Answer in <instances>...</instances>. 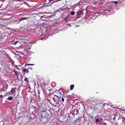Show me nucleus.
Returning <instances> with one entry per match:
<instances>
[{
    "label": "nucleus",
    "mask_w": 125,
    "mask_h": 125,
    "mask_svg": "<svg viewBox=\"0 0 125 125\" xmlns=\"http://www.w3.org/2000/svg\"><path fill=\"white\" fill-rule=\"evenodd\" d=\"M50 114H51V112L49 110L45 109L42 112L41 116L43 118H48L50 117Z\"/></svg>",
    "instance_id": "nucleus-1"
},
{
    "label": "nucleus",
    "mask_w": 125,
    "mask_h": 125,
    "mask_svg": "<svg viewBox=\"0 0 125 125\" xmlns=\"http://www.w3.org/2000/svg\"><path fill=\"white\" fill-rule=\"evenodd\" d=\"M61 97L58 96L57 95H54L53 98V99L54 103L57 105V104H59L61 101Z\"/></svg>",
    "instance_id": "nucleus-2"
},
{
    "label": "nucleus",
    "mask_w": 125,
    "mask_h": 125,
    "mask_svg": "<svg viewBox=\"0 0 125 125\" xmlns=\"http://www.w3.org/2000/svg\"><path fill=\"white\" fill-rule=\"evenodd\" d=\"M103 120L102 118L100 117H97L95 118L96 123L101 125L102 124V122Z\"/></svg>",
    "instance_id": "nucleus-3"
},
{
    "label": "nucleus",
    "mask_w": 125,
    "mask_h": 125,
    "mask_svg": "<svg viewBox=\"0 0 125 125\" xmlns=\"http://www.w3.org/2000/svg\"><path fill=\"white\" fill-rule=\"evenodd\" d=\"M16 88H12L11 90L9 92V93H8L9 95L14 96L16 93Z\"/></svg>",
    "instance_id": "nucleus-4"
},
{
    "label": "nucleus",
    "mask_w": 125,
    "mask_h": 125,
    "mask_svg": "<svg viewBox=\"0 0 125 125\" xmlns=\"http://www.w3.org/2000/svg\"><path fill=\"white\" fill-rule=\"evenodd\" d=\"M7 95V94H6L4 96H3L2 95H0V97L1 98H2V100H4L5 101V99H6V103H7V99H8V98L6 97V96Z\"/></svg>",
    "instance_id": "nucleus-5"
},
{
    "label": "nucleus",
    "mask_w": 125,
    "mask_h": 125,
    "mask_svg": "<svg viewBox=\"0 0 125 125\" xmlns=\"http://www.w3.org/2000/svg\"><path fill=\"white\" fill-rule=\"evenodd\" d=\"M76 14L78 17H81L83 15V13L82 11H78L77 12Z\"/></svg>",
    "instance_id": "nucleus-6"
},
{
    "label": "nucleus",
    "mask_w": 125,
    "mask_h": 125,
    "mask_svg": "<svg viewBox=\"0 0 125 125\" xmlns=\"http://www.w3.org/2000/svg\"><path fill=\"white\" fill-rule=\"evenodd\" d=\"M30 69L31 70H32V69L31 68H28V69H23V71L24 72H26L27 73H28L29 71V69Z\"/></svg>",
    "instance_id": "nucleus-7"
},
{
    "label": "nucleus",
    "mask_w": 125,
    "mask_h": 125,
    "mask_svg": "<svg viewBox=\"0 0 125 125\" xmlns=\"http://www.w3.org/2000/svg\"><path fill=\"white\" fill-rule=\"evenodd\" d=\"M13 72H14L15 74V75H16L17 77L19 76V72L15 70H13Z\"/></svg>",
    "instance_id": "nucleus-8"
},
{
    "label": "nucleus",
    "mask_w": 125,
    "mask_h": 125,
    "mask_svg": "<svg viewBox=\"0 0 125 125\" xmlns=\"http://www.w3.org/2000/svg\"><path fill=\"white\" fill-rule=\"evenodd\" d=\"M9 95V97L8 99L10 100H12L13 98V97H14V96H12V95Z\"/></svg>",
    "instance_id": "nucleus-9"
},
{
    "label": "nucleus",
    "mask_w": 125,
    "mask_h": 125,
    "mask_svg": "<svg viewBox=\"0 0 125 125\" xmlns=\"http://www.w3.org/2000/svg\"><path fill=\"white\" fill-rule=\"evenodd\" d=\"M34 115L33 114H31L30 118L31 119H32L34 117Z\"/></svg>",
    "instance_id": "nucleus-10"
},
{
    "label": "nucleus",
    "mask_w": 125,
    "mask_h": 125,
    "mask_svg": "<svg viewBox=\"0 0 125 125\" xmlns=\"http://www.w3.org/2000/svg\"><path fill=\"white\" fill-rule=\"evenodd\" d=\"M74 85L73 84L72 85H70V90H72L73 89V88H74Z\"/></svg>",
    "instance_id": "nucleus-11"
},
{
    "label": "nucleus",
    "mask_w": 125,
    "mask_h": 125,
    "mask_svg": "<svg viewBox=\"0 0 125 125\" xmlns=\"http://www.w3.org/2000/svg\"><path fill=\"white\" fill-rule=\"evenodd\" d=\"M13 61L11 59V62H8V65H9V66H10V65H12V63H13Z\"/></svg>",
    "instance_id": "nucleus-12"
},
{
    "label": "nucleus",
    "mask_w": 125,
    "mask_h": 125,
    "mask_svg": "<svg viewBox=\"0 0 125 125\" xmlns=\"http://www.w3.org/2000/svg\"><path fill=\"white\" fill-rule=\"evenodd\" d=\"M121 2V1H120V0L117 1H114L115 3L116 4L120 3Z\"/></svg>",
    "instance_id": "nucleus-13"
},
{
    "label": "nucleus",
    "mask_w": 125,
    "mask_h": 125,
    "mask_svg": "<svg viewBox=\"0 0 125 125\" xmlns=\"http://www.w3.org/2000/svg\"><path fill=\"white\" fill-rule=\"evenodd\" d=\"M70 13L72 15H73L75 14V12L74 11H72L70 12Z\"/></svg>",
    "instance_id": "nucleus-14"
},
{
    "label": "nucleus",
    "mask_w": 125,
    "mask_h": 125,
    "mask_svg": "<svg viewBox=\"0 0 125 125\" xmlns=\"http://www.w3.org/2000/svg\"><path fill=\"white\" fill-rule=\"evenodd\" d=\"M27 19V18H26V17H21V20H26Z\"/></svg>",
    "instance_id": "nucleus-15"
},
{
    "label": "nucleus",
    "mask_w": 125,
    "mask_h": 125,
    "mask_svg": "<svg viewBox=\"0 0 125 125\" xmlns=\"http://www.w3.org/2000/svg\"><path fill=\"white\" fill-rule=\"evenodd\" d=\"M45 1L46 2V4H48L49 3V0H45Z\"/></svg>",
    "instance_id": "nucleus-16"
},
{
    "label": "nucleus",
    "mask_w": 125,
    "mask_h": 125,
    "mask_svg": "<svg viewBox=\"0 0 125 125\" xmlns=\"http://www.w3.org/2000/svg\"><path fill=\"white\" fill-rule=\"evenodd\" d=\"M14 42L13 40L10 42V44H14Z\"/></svg>",
    "instance_id": "nucleus-17"
},
{
    "label": "nucleus",
    "mask_w": 125,
    "mask_h": 125,
    "mask_svg": "<svg viewBox=\"0 0 125 125\" xmlns=\"http://www.w3.org/2000/svg\"><path fill=\"white\" fill-rule=\"evenodd\" d=\"M46 18V17L45 16V15H44L43 16H42L41 17V18L42 19V20H44V19H42V18Z\"/></svg>",
    "instance_id": "nucleus-18"
},
{
    "label": "nucleus",
    "mask_w": 125,
    "mask_h": 125,
    "mask_svg": "<svg viewBox=\"0 0 125 125\" xmlns=\"http://www.w3.org/2000/svg\"><path fill=\"white\" fill-rule=\"evenodd\" d=\"M24 80L25 81L27 82H28V78H25L24 79Z\"/></svg>",
    "instance_id": "nucleus-19"
},
{
    "label": "nucleus",
    "mask_w": 125,
    "mask_h": 125,
    "mask_svg": "<svg viewBox=\"0 0 125 125\" xmlns=\"http://www.w3.org/2000/svg\"><path fill=\"white\" fill-rule=\"evenodd\" d=\"M68 19V17L67 16L64 19V20L66 21H67V19Z\"/></svg>",
    "instance_id": "nucleus-20"
},
{
    "label": "nucleus",
    "mask_w": 125,
    "mask_h": 125,
    "mask_svg": "<svg viewBox=\"0 0 125 125\" xmlns=\"http://www.w3.org/2000/svg\"><path fill=\"white\" fill-rule=\"evenodd\" d=\"M32 108L34 109V111H35L36 109V108L34 106H33L32 107Z\"/></svg>",
    "instance_id": "nucleus-21"
},
{
    "label": "nucleus",
    "mask_w": 125,
    "mask_h": 125,
    "mask_svg": "<svg viewBox=\"0 0 125 125\" xmlns=\"http://www.w3.org/2000/svg\"><path fill=\"white\" fill-rule=\"evenodd\" d=\"M18 42L19 41H18L15 42L14 43V44L16 45Z\"/></svg>",
    "instance_id": "nucleus-22"
},
{
    "label": "nucleus",
    "mask_w": 125,
    "mask_h": 125,
    "mask_svg": "<svg viewBox=\"0 0 125 125\" xmlns=\"http://www.w3.org/2000/svg\"><path fill=\"white\" fill-rule=\"evenodd\" d=\"M62 101H63V102L64 101V98L63 97H62Z\"/></svg>",
    "instance_id": "nucleus-23"
},
{
    "label": "nucleus",
    "mask_w": 125,
    "mask_h": 125,
    "mask_svg": "<svg viewBox=\"0 0 125 125\" xmlns=\"http://www.w3.org/2000/svg\"><path fill=\"white\" fill-rule=\"evenodd\" d=\"M106 11H107V12H106V13H107L108 12H110V11H111V10H107Z\"/></svg>",
    "instance_id": "nucleus-24"
},
{
    "label": "nucleus",
    "mask_w": 125,
    "mask_h": 125,
    "mask_svg": "<svg viewBox=\"0 0 125 125\" xmlns=\"http://www.w3.org/2000/svg\"><path fill=\"white\" fill-rule=\"evenodd\" d=\"M10 69H9V66H8V71H10Z\"/></svg>",
    "instance_id": "nucleus-25"
},
{
    "label": "nucleus",
    "mask_w": 125,
    "mask_h": 125,
    "mask_svg": "<svg viewBox=\"0 0 125 125\" xmlns=\"http://www.w3.org/2000/svg\"><path fill=\"white\" fill-rule=\"evenodd\" d=\"M68 26H70V27H71V25L70 24H68Z\"/></svg>",
    "instance_id": "nucleus-26"
},
{
    "label": "nucleus",
    "mask_w": 125,
    "mask_h": 125,
    "mask_svg": "<svg viewBox=\"0 0 125 125\" xmlns=\"http://www.w3.org/2000/svg\"><path fill=\"white\" fill-rule=\"evenodd\" d=\"M31 64V65H33L34 64Z\"/></svg>",
    "instance_id": "nucleus-27"
},
{
    "label": "nucleus",
    "mask_w": 125,
    "mask_h": 125,
    "mask_svg": "<svg viewBox=\"0 0 125 125\" xmlns=\"http://www.w3.org/2000/svg\"><path fill=\"white\" fill-rule=\"evenodd\" d=\"M44 37H45V38H46L47 37V36H46V37H45V36H44Z\"/></svg>",
    "instance_id": "nucleus-28"
},
{
    "label": "nucleus",
    "mask_w": 125,
    "mask_h": 125,
    "mask_svg": "<svg viewBox=\"0 0 125 125\" xmlns=\"http://www.w3.org/2000/svg\"><path fill=\"white\" fill-rule=\"evenodd\" d=\"M54 105V106H55V107H56V105H55V106L54 105Z\"/></svg>",
    "instance_id": "nucleus-29"
},
{
    "label": "nucleus",
    "mask_w": 125,
    "mask_h": 125,
    "mask_svg": "<svg viewBox=\"0 0 125 125\" xmlns=\"http://www.w3.org/2000/svg\"><path fill=\"white\" fill-rule=\"evenodd\" d=\"M28 64V65H31V64Z\"/></svg>",
    "instance_id": "nucleus-30"
},
{
    "label": "nucleus",
    "mask_w": 125,
    "mask_h": 125,
    "mask_svg": "<svg viewBox=\"0 0 125 125\" xmlns=\"http://www.w3.org/2000/svg\"><path fill=\"white\" fill-rule=\"evenodd\" d=\"M11 16V15L10 14H8V16Z\"/></svg>",
    "instance_id": "nucleus-31"
},
{
    "label": "nucleus",
    "mask_w": 125,
    "mask_h": 125,
    "mask_svg": "<svg viewBox=\"0 0 125 125\" xmlns=\"http://www.w3.org/2000/svg\"><path fill=\"white\" fill-rule=\"evenodd\" d=\"M9 58L10 59H11V58H10V57L9 56Z\"/></svg>",
    "instance_id": "nucleus-32"
},
{
    "label": "nucleus",
    "mask_w": 125,
    "mask_h": 125,
    "mask_svg": "<svg viewBox=\"0 0 125 125\" xmlns=\"http://www.w3.org/2000/svg\"><path fill=\"white\" fill-rule=\"evenodd\" d=\"M8 30H10V29L9 28H8Z\"/></svg>",
    "instance_id": "nucleus-33"
},
{
    "label": "nucleus",
    "mask_w": 125,
    "mask_h": 125,
    "mask_svg": "<svg viewBox=\"0 0 125 125\" xmlns=\"http://www.w3.org/2000/svg\"><path fill=\"white\" fill-rule=\"evenodd\" d=\"M42 38H42H43L42 37V38Z\"/></svg>",
    "instance_id": "nucleus-34"
},
{
    "label": "nucleus",
    "mask_w": 125,
    "mask_h": 125,
    "mask_svg": "<svg viewBox=\"0 0 125 125\" xmlns=\"http://www.w3.org/2000/svg\"><path fill=\"white\" fill-rule=\"evenodd\" d=\"M50 103H51V104H52V103H51L50 102Z\"/></svg>",
    "instance_id": "nucleus-35"
},
{
    "label": "nucleus",
    "mask_w": 125,
    "mask_h": 125,
    "mask_svg": "<svg viewBox=\"0 0 125 125\" xmlns=\"http://www.w3.org/2000/svg\"><path fill=\"white\" fill-rule=\"evenodd\" d=\"M11 16H10V18H11Z\"/></svg>",
    "instance_id": "nucleus-36"
}]
</instances>
